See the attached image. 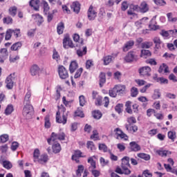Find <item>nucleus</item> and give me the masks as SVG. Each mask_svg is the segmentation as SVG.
Listing matches in <instances>:
<instances>
[{"label": "nucleus", "instance_id": "1", "mask_svg": "<svg viewBox=\"0 0 177 177\" xmlns=\"http://www.w3.org/2000/svg\"><path fill=\"white\" fill-rule=\"evenodd\" d=\"M67 117H68V111H66V107L61 105L59 106V111L56 113V122L58 124H67Z\"/></svg>", "mask_w": 177, "mask_h": 177}, {"label": "nucleus", "instance_id": "2", "mask_svg": "<svg viewBox=\"0 0 177 177\" xmlns=\"http://www.w3.org/2000/svg\"><path fill=\"white\" fill-rule=\"evenodd\" d=\"M55 140H66V133L61 131L59 133L53 132L50 138L47 140L48 145H52L51 142H55Z\"/></svg>", "mask_w": 177, "mask_h": 177}, {"label": "nucleus", "instance_id": "3", "mask_svg": "<svg viewBox=\"0 0 177 177\" xmlns=\"http://www.w3.org/2000/svg\"><path fill=\"white\" fill-rule=\"evenodd\" d=\"M34 109L31 105H24L22 114L26 120H31L34 114Z\"/></svg>", "mask_w": 177, "mask_h": 177}, {"label": "nucleus", "instance_id": "4", "mask_svg": "<svg viewBox=\"0 0 177 177\" xmlns=\"http://www.w3.org/2000/svg\"><path fill=\"white\" fill-rule=\"evenodd\" d=\"M16 81V75L15 73L10 74L6 80L7 89H12Z\"/></svg>", "mask_w": 177, "mask_h": 177}, {"label": "nucleus", "instance_id": "5", "mask_svg": "<svg viewBox=\"0 0 177 177\" xmlns=\"http://www.w3.org/2000/svg\"><path fill=\"white\" fill-rule=\"evenodd\" d=\"M124 60L127 63L136 62L138 61V55H136V53H135L134 51H129L124 57Z\"/></svg>", "mask_w": 177, "mask_h": 177}, {"label": "nucleus", "instance_id": "6", "mask_svg": "<svg viewBox=\"0 0 177 177\" xmlns=\"http://www.w3.org/2000/svg\"><path fill=\"white\" fill-rule=\"evenodd\" d=\"M138 71L139 74L142 77H150V75H151V74H150V73H151V68L149 66H142L139 68Z\"/></svg>", "mask_w": 177, "mask_h": 177}, {"label": "nucleus", "instance_id": "7", "mask_svg": "<svg viewBox=\"0 0 177 177\" xmlns=\"http://www.w3.org/2000/svg\"><path fill=\"white\" fill-rule=\"evenodd\" d=\"M58 73L62 80H66V78H68V72L67 71V69H66L64 66H59L58 68Z\"/></svg>", "mask_w": 177, "mask_h": 177}, {"label": "nucleus", "instance_id": "8", "mask_svg": "<svg viewBox=\"0 0 177 177\" xmlns=\"http://www.w3.org/2000/svg\"><path fill=\"white\" fill-rule=\"evenodd\" d=\"M97 16V12L93 9V6H91L88 10L87 17L88 20H95Z\"/></svg>", "mask_w": 177, "mask_h": 177}, {"label": "nucleus", "instance_id": "9", "mask_svg": "<svg viewBox=\"0 0 177 177\" xmlns=\"http://www.w3.org/2000/svg\"><path fill=\"white\" fill-rule=\"evenodd\" d=\"M63 45L65 49H68V48H74V44L73 41L70 39V37L66 36L63 40Z\"/></svg>", "mask_w": 177, "mask_h": 177}, {"label": "nucleus", "instance_id": "10", "mask_svg": "<svg viewBox=\"0 0 177 177\" xmlns=\"http://www.w3.org/2000/svg\"><path fill=\"white\" fill-rule=\"evenodd\" d=\"M33 157L34 161L37 162L39 164H44L48 160V158L47 156H34Z\"/></svg>", "mask_w": 177, "mask_h": 177}, {"label": "nucleus", "instance_id": "11", "mask_svg": "<svg viewBox=\"0 0 177 177\" xmlns=\"http://www.w3.org/2000/svg\"><path fill=\"white\" fill-rule=\"evenodd\" d=\"M115 172L118 173V174L120 175H130L131 174V170L127 168H122L120 167H116V169L115 170Z\"/></svg>", "mask_w": 177, "mask_h": 177}, {"label": "nucleus", "instance_id": "12", "mask_svg": "<svg viewBox=\"0 0 177 177\" xmlns=\"http://www.w3.org/2000/svg\"><path fill=\"white\" fill-rule=\"evenodd\" d=\"M122 169H129L131 168L130 164H129V158L128 156H125L123 158H122V165H120Z\"/></svg>", "mask_w": 177, "mask_h": 177}, {"label": "nucleus", "instance_id": "13", "mask_svg": "<svg viewBox=\"0 0 177 177\" xmlns=\"http://www.w3.org/2000/svg\"><path fill=\"white\" fill-rule=\"evenodd\" d=\"M71 9L75 13L79 14L81 10V4L78 1H74L71 6Z\"/></svg>", "mask_w": 177, "mask_h": 177}, {"label": "nucleus", "instance_id": "14", "mask_svg": "<svg viewBox=\"0 0 177 177\" xmlns=\"http://www.w3.org/2000/svg\"><path fill=\"white\" fill-rule=\"evenodd\" d=\"M158 73L160 74L165 73V74H169V67L166 64H162L158 69Z\"/></svg>", "mask_w": 177, "mask_h": 177}, {"label": "nucleus", "instance_id": "15", "mask_svg": "<svg viewBox=\"0 0 177 177\" xmlns=\"http://www.w3.org/2000/svg\"><path fill=\"white\" fill-rule=\"evenodd\" d=\"M149 27L150 30H153V31H156V30H158V28H160V26H157V21H156V16L153 17L151 20Z\"/></svg>", "mask_w": 177, "mask_h": 177}, {"label": "nucleus", "instance_id": "16", "mask_svg": "<svg viewBox=\"0 0 177 177\" xmlns=\"http://www.w3.org/2000/svg\"><path fill=\"white\" fill-rule=\"evenodd\" d=\"M133 45H135V41H133V40H129L126 42L122 48L123 52H128L129 49H132V46H133Z\"/></svg>", "mask_w": 177, "mask_h": 177}, {"label": "nucleus", "instance_id": "17", "mask_svg": "<svg viewBox=\"0 0 177 177\" xmlns=\"http://www.w3.org/2000/svg\"><path fill=\"white\" fill-rule=\"evenodd\" d=\"M115 88L116 89V92L120 94L125 93V91L127 87L125 85L118 84L115 86Z\"/></svg>", "mask_w": 177, "mask_h": 177}, {"label": "nucleus", "instance_id": "18", "mask_svg": "<svg viewBox=\"0 0 177 177\" xmlns=\"http://www.w3.org/2000/svg\"><path fill=\"white\" fill-rule=\"evenodd\" d=\"M29 5L31 8H33L35 10H38V9H39V0H30Z\"/></svg>", "mask_w": 177, "mask_h": 177}, {"label": "nucleus", "instance_id": "19", "mask_svg": "<svg viewBox=\"0 0 177 177\" xmlns=\"http://www.w3.org/2000/svg\"><path fill=\"white\" fill-rule=\"evenodd\" d=\"M169 34H176L177 35V29L170 30L169 31L162 30L160 32V35H162V37H169Z\"/></svg>", "mask_w": 177, "mask_h": 177}, {"label": "nucleus", "instance_id": "20", "mask_svg": "<svg viewBox=\"0 0 177 177\" xmlns=\"http://www.w3.org/2000/svg\"><path fill=\"white\" fill-rule=\"evenodd\" d=\"M62 150V147L60 146V144L59 142H55L53 145V151L55 153V154H57V153H60V151Z\"/></svg>", "mask_w": 177, "mask_h": 177}, {"label": "nucleus", "instance_id": "21", "mask_svg": "<svg viewBox=\"0 0 177 177\" xmlns=\"http://www.w3.org/2000/svg\"><path fill=\"white\" fill-rule=\"evenodd\" d=\"M77 68H78V64H77V62L73 61L69 66L70 73H74L77 70Z\"/></svg>", "mask_w": 177, "mask_h": 177}, {"label": "nucleus", "instance_id": "22", "mask_svg": "<svg viewBox=\"0 0 177 177\" xmlns=\"http://www.w3.org/2000/svg\"><path fill=\"white\" fill-rule=\"evenodd\" d=\"M156 154H158V156H171V154H172V152H171V151H168V150H156Z\"/></svg>", "mask_w": 177, "mask_h": 177}, {"label": "nucleus", "instance_id": "23", "mask_svg": "<svg viewBox=\"0 0 177 177\" xmlns=\"http://www.w3.org/2000/svg\"><path fill=\"white\" fill-rule=\"evenodd\" d=\"M39 73V67L38 65H33L30 68V74L31 75H37Z\"/></svg>", "mask_w": 177, "mask_h": 177}, {"label": "nucleus", "instance_id": "24", "mask_svg": "<svg viewBox=\"0 0 177 177\" xmlns=\"http://www.w3.org/2000/svg\"><path fill=\"white\" fill-rule=\"evenodd\" d=\"M130 147L133 151H139V150H140V146L136 142H130Z\"/></svg>", "mask_w": 177, "mask_h": 177}, {"label": "nucleus", "instance_id": "25", "mask_svg": "<svg viewBox=\"0 0 177 177\" xmlns=\"http://www.w3.org/2000/svg\"><path fill=\"white\" fill-rule=\"evenodd\" d=\"M140 10L142 13H146V12L149 10V6H147V3L146 2L144 1L141 3L140 6Z\"/></svg>", "mask_w": 177, "mask_h": 177}, {"label": "nucleus", "instance_id": "26", "mask_svg": "<svg viewBox=\"0 0 177 177\" xmlns=\"http://www.w3.org/2000/svg\"><path fill=\"white\" fill-rule=\"evenodd\" d=\"M103 62H104V64L105 66L110 64V63H111V62H113V56L108 55V56L104 57Z\"/></svg>", "mask_w": 177, "mask_h": 177}, {"label": "nucleus", "instance_id": "27", "mask_svg": "<svg viewBox=\"0 0 177 177\" xmlns=\"http://www.w3.org/2000/svg\"><path fill=\"white\" fill-rule=\"evenodd\" d=\"M153 41L155 44V48L156 49H160V48L161 47V39H160V37H154L153 39Z\"/></svg>", "mask_w": 177, "mask_h": 177}, {"label": "nucleus", "instance_id": "28", "mask_svg": "<svg viewBox=\"0 0 177 177\" xmlns=\"http://www.w3.org/2000/svg\"><path fill=\"white\" fill-rule=\"evenodd\" d=\"M30 97H31V91H28L25 95L24 104L25 105H30Z\"/></svg>", "mask_w": 177, "mask_h": 177}, {"label": "nucleus", "instance_id": "29", "mask_svg": "<svg viewBox=\"0 0 177 177\" xmlns=\"http://www.w3.org/2000/svg\"><path fill=\"white\" fill-rule=\"evenodd\" d=\"M125 128L128 132H136L138 131V126L136 125L130 127L129 124H125Z\"/></svg>", "mask_w": 177, "mask_h": 177}, {"label": "nucleus", "instance_id": "30", "mask_svg": "<svg viewBox=\"0 0 177 177\" xmlns=\"http://www.w3.org/2000/svg\"><path fill=\"white\" fill-rule=\"evenodd\" d=\"M151 46H153L151 41H145L141 44V48H142V49H150Z\"/></svg>", "mask_w": 177, "mask_h": 177}, {"label": "nucleus", "instance_id": "31", "mask_svg": "<svg viewBox=\"0 0 177 177\" xmlns=\"http://www.w3.org/2000/svg\"><path fill=\"white\" fill-rule=\"evenodd\" d=\"M32 17L35 20H37L38 23H39V26L44 23V18H42V16L39 15V14H34L32 15Z\"/></svg>", "mask_w": 177, "mask_h": 177}, {"label": "nucleus", "instance_id": "32", "mask_svg": "<svg viewBox=\"0 0 177 177\" xmlns=\"http://www.w3.org/2000/svg\"><path fill=\"white\" fill-rule=\"evenodd\" d=\"M88 162L91 164V167H88V169H96V164L95 161L93 160V158H88Z\"/></svg>", "mask_w": 177, "mask_h": 177}, {"label": "nucleus", "instance_id": "33", "mask_svg": "<svg viewBox=\"0 0 177 177\" xmlns=\"http://www.w3.org/2000/svg\"><path fill=\"white\" fill-rule=\"evenodd\" d=\"M106 82V74L104 73H101L100 75V86L102 88L103 86V84Z\"/></svg>", "mask_w": 177, "mask_h": 177}, {"label": "nucleus", "instance_id": "34", "mask_svg": "<svg viewBox=\"0 0 177 177\" xmlns=\"http://www.w3.org/2000/svg\"><path fill=\"white\" fill-rule=\"evenodd\" d=\"M44 127L45 128H46L47 129H49V128H50V118L49 115H46L45 118H44Z\"/></svg>", "mask_w": 177, "mask_h": 177}, {"label": "nucleus", "instance_id": "35", "mask_svg": "<svg viewBox=\"0 0 177 177\" xmlns=\"http://www.w3.org/2000/svg\"><path fill=\"white\" fill-rule=\"evenodd\" d=\"M57 31L59 35L63 34V31H64V24H63V22H61L57 25Z\"/></svg>", "mask_w": 177, "mask_h": 177}, {"label": "nucleus", "instance_id": "36", "mask_svg": "<svg viewBox=\"0 0 177 177\" xmlns=\"http://www.w3.org/2000/svg\"><path fill=\"white\" fill-rule=\"evenodd\" d=\"M130 92L131 97H136L139 93V90H138V88L133 86L131 88Z\"/></svg>", "mask_w": 177, "mask_h": 177}, {"label": "nucleus", "instance_id": "37", "mask_svg": "<svg viewBox=\"0 0 177 177\" xmlns=\"http://www.w3.org/2000/svg\"><path fill=\"white\" fill-rule=\"evenodd\" d=\"M151 56V52L149 50H141V57H150Z\"/></svg>", "mask_w": 177, "mask_h": 177}, {"label": "nucleus", "instance_id": "38", "mask_svg": "<svg viewBox=\"0 0 177 177\" xmlns=\"http://www.w3.org/2000/svg\"><path fill=\"white\" fill-rule=\"evenodd\" d=\"M8 12L10 15L12 16V17H15V16H16V15L17 14V7L16 6L10 7L8 10Z\"/></svg>", "mask_w": 177, "mask_h": 177}, {"label": "nucleus", "instance_id": "39", "mask_svg": "<svg viewBox=\"0 0 177 177\" xmlns=\"http://www.w3.org/2000/svg\"><path fill=\"white\" fill-rule=\"evenodd\" d=\"M161 97V93L159 89L154 90L153 94L152 95V99L156 100V99H160Z\"/></svg>", "mask_w": 177, "mask_h": 177}, {"label": "nucleus", "instance_id": "40", "mask_svg": "<svg viewBox=\"0 0 177 177\" xmlns=\"http://www.w3.org/2000/svg\"><path fill=\"white\" fill-rule=\"evenodd\" d=\"M92 114L93 118L95 120H100V118H102V112L99 110L94 111Z\"/></svg>", "mask_w": 177, "mask_h": 177}, {"label": "nucleus", "instance_id": "41", "mask_svg": "<svg viewBox=\"0 0 177 177\" xmlns=\"http://www.w3.org/2000/svg\"><path fill=\"white\" fill-rule=\"evenodd\" d=\"M86 53V46H84L82 48V50L81 48L77 50V55L82 57V56H84Z\"/></svg>", "mask_w": 177, "mask_h": 177}, {"label": "nucleus", "instance_id": "42", "mask_svg": "<svg viewBox=\"0 0 177 177\" xmlns=\"http://www.w3.org/2000/svg\"><path fill=\"white\" fill-rule=\"evenodd\" d=\"M13 105L12 104H9L8 105V106L6 107V110H5V114L6 115H9L10 114H12V113H13Z\"/></svg>", "mask_w": 177, "mask_h": 177}, {"label": "nucleus", "instance_id": "43", "mask_svg": "<svg viewBox=\"0 0 177 177\" xmlns=\"http://www.w3.org/2000/svg\"><path fill=\"white\" fill-rule=\"evenodd\" d=\"M3 166L6 169H11L12 168V164L8 160L3 161Z\"/></svg>", "mask_w": 177, "mask_h": 177}, {"label": "nucleus", "instance_id": "44", "mask_svg": "<svg viewBox=\"0 0 177 177\" xmlns=\"http://www.w3.org/2000/svg\"><path fill=\"white\" fill-rule=\"evenodd\" d=\"M86 145H87V149L91 151H95V150H96V148L95 147V144H93V142L88 141Z\"/></svg>", "mask_w": 177, "mask_h": 177}, {"label": "nucleus", "instance_id": "45", "mask_svg": "<svg viewBox=\"0 0 177 177\" xmlns=\"http://www.w3.org/2000/svg\"><path fill=\"white\" fill-rule=\"evenodd\" d=\"M145 20H146V19L143 18L135 23V26L137 27V28L138 30H139V28H142V27H143V26H145V23H143V21H145Z\"/></svg>", "mask_w": 177, "mask_h": 177}, {"label": "nucleus", "instance_id": "46", "mask_svg": "<svg viewBox=\"0 0 177 177\" xmlns=\"http://www.w3.org/2000/svg\"><path fill=\"white\" fill-rule=\"evenodd\" d=\"M169 139H171L173 142L176 139V132L170 131L167 133Z\"/></svg>", "mask_w": 177, "mask_h": 177}, {"label": "nucleus", "instance_id": "47", "mask_svg": "<svg viewBox=\"0 0 177 177\" xmlns=\"http://www.w3.org/2000/svg\"><path fill=\"white\" fill-rule=\"evenodd\" d=\"M22 44L21 42L19 41L17 43H15L12 46H11V50H18L21 48Z\"/></svg>", "mask_w": 177, "mask_h": 177}, {"label": "nucleus", "instance_id": "48", "mask_svg": "<svg viewBox=\"0 0 177 177\" xmlns=\"http://www.w3.org/2000/svg\"><path fill=\"white\" fill-rule=\"evenodd\" d=\"M84 171V166L80 165L77 167V169L76 170V176L77 177L82 176V173Z\"/></svg>", "mask_w": 177, "mask_h": 177}, {"label": "nucleus", "instance_id": "49", "mask_svg": "<svg viewBox=\"0 0 177 177\" xmlns=\"http://www.w3.org/2000/svg\"><path fill=\"white\" fill-rule=\"evenodd\" d=\"M109 96H111V97H117L118 92H117L115 87L109 90Z\"/></svg>", "mask_w": 177, "mask_h": 177}, {"label": "nucleus", "instance_id": "50", "mask_svg": "<svg viewBox=\"0 0 177 177\" xmlns=\"http://www.w3.org/2000/svg\"><path fill=\"white\" fill-rule=\"evenodd\" d=\"M3 23L4 24H12L13 23V19L10 17H6L3 19Z\"/></svg>", "mask_w": 177, "mask_h": 177}, {"label": "nucleus", "instance_id": "51", "mask_svg": "<svg viewBox=\"0 0 177 177\" xmlns=\"http://www.w3.org/2000/svg\"><path fill=\"white\" fill-rule=\"evenodd\" d=\"M8 140H9V136H8V134H3L0 136L1 143H6Z\"/></svg>", "mask_w": 177, "mask_h": 177}, {"label": "nucleus", "instance_id": "52", "mask_svg": "<svg viewBox=\"0 0 177 177\" xmlns=\"http://www.w3.org/2000/svg\"><path fill=\"white\" fill-rule=\"evenodd\" d=\"M53 59L56 60V62L60 60V55H59V53L56 51V49L53 50Z\"/></svg>", "mask_w": 177, "mask_h": 177}, {"label": "nucleus", "instance_id": "53", "mask_svg": "<svg viewBox=\"0 0 177 177\" xmlns=\"http://www.w3.org/2000/svg\"><path fill=\"white\" fill-rule=\"evenodd\" d=\"M167 17L168 18V21H171V23H175L177 21L176 17H172V12H169L167 14Z\"/></svg>", "mask_w": 177, "mask_h": 177}, {"label": "nucleus", "instance_id": "54", "mask_svg": "<svg viewBox=\"0 0 177 177\" xmlns=\"http://www.w3.org/2000/svg\"><path fill=\"white\" fill-rule=\"evenodd\" d=\"M43 6H44V12L45 15H48V11L49 10V4H48V2L43 1Z\"/></svg>", "mask_w": 177, "mask_h": 177}, {"label": "nucleus", "instance_id": "55", "mask_svg": "<svg viewBox=\"0 0 177 177\" xmlns=\"http://www.w3.org/2000/svg\"><path fill=\"white\" fill-rule=\"evenodd\" d=\"M12 29H8L6 32V37H5V39L6 41H9V39H10V38H12Z\"/></svg>", "mask_w": 177, "mask_h": 177}, {"label": "nucleus", "instance_id": "56", "mask_svg": "<svg viewBox=\"0 0 177 177\" xmlns=\"http://www.w3.org/2000/svg\"><path fill=\"white\" fill-rule=\"evenodd\" d=\"M127 122L129 125H132V124H136V118L133 116H131L127 118Z\"/></svg>", "mask_w": 177, "mask_h": 177}, {"label": "nucleus", "instance_id": "57", "mask_svg": "<svg viewBox=\"0 0 177 177\" xmlns=\"http://www.w3.org/2000/svg\"><path fill=\"white\" fill-rule=\"evenodd\" d=\"M123 107H124V104H118L115 107V111H117V113H118L120 114V113H122Z\"/></svg>", "mask_w": 177, "mask_h": 177}, {"label": "nucleus", "instance_id": "58", "mask_svg": "<svg viewBox=\"0 0 177 177\" xmlns=\"http://www.w3.org/2000/svg\"><path fill=\"white\" fill-rule=\"evenodd\" d=\"M90 171H91L92 175L94 176V177H99L100 175H101V172H100L99 170H95V169H89Z\"/></svg>", "mask_w": 177, "mask_h": 177}, {"label": "nucleus", "instance_id": "59", "mask_svg": "<svg viewBox=\"0 0 177 177\" xmlns=\"http://www.w3.org/2000/svg\"><path fill=\"white\" fill-rule=\"evenodd\" d=\"M92 66H93V61H92V59L87 60L86 62V68L87 70H89V68H91Z\"/></svg>", "mask_w": 177, "mask_h": 177}, {"label": "nucleus", "instance_id": "60", "mask_svg": "<svg viewBox=\"0 0 177 177\" xmlns=\"http://www.w3.org/2000/svg\"><path fill=\"white\" fill-rule=\"evenodd\" d=\"M135 82L138 85V86H143V85H146V81L143 80H136Z\"/></svg>", "mask_w": 177, "mask_h": 177}, {"label": "nucleus", "instance_id": "61", "mask_svg": "<svg viewBox=\"0 0 177 177\" xmlns=\"http://www.w3.org/2000/svg\"><path fill=\"white\" fill-rule=\"evenodd\" d=\"M99 150L101 151H104V153L107 152V146L104 144H100L99 145Z\"/></svg>", "mask_w": 177, "mask_h": 177}, {"label": "nucleus", "instance_id": "62", "mask_svg": "<svg viewBox=\"0 0 177 177\" xmlns=\"http://www.w3.org/2000/svg\"><path fill=\"white\" fill-rule=\"evenodd\" d=\"M156 5H159V6H165L167 3L164 0H153Z\"/></svg>", "mask_w": 177, "mask_h": 177}, {"label": "nucleus", "instance_id": "63", "mask_svg": "<svg viewBox=\"0 0 177 177\" xmlns=\"http://www.w3.org/2000/svg\"><path fill=\"white\" fill-rule=\"evenodd\" d=\"M157 82H160V84H168V80L164 77H158L156 78Z\"/></svg>", "mask_w": 177, "mask_h": 177}, {"label": "nucleus", "instance_id": "64", "mask_svg": "<svg viewBox=\"0 0 177 177\" xmlns=\"http://www.w3.org/2000/svg\"><path fill=\"white\" fill-rule=\"evenodd\" d=\"M142 177H152V174L149 173V170H145L142 173Z\"/></svg>", "mask_w": 177, "mask_h": 177}]
</instances>
